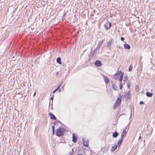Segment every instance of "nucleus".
Masks as SVG:
<instances>
[{
  "label": "nucleus",
  "instance_id": "obj_5",
  "mask_svg": "<svg viewBox=\"0 0 155 155\" xmlns=\"http://www.w3.org/2000/svg\"><path fill=\"white\" fill-rule=\"evenodd\" d=\"M95 65L98 67L101 66L102 65V64L101 61L99 60L96 61L94 63Z\"/></svg>",
  "mask_w": 155,
  "mask_h": 155
},
{
  "label": "nucleus",
  "instance_id": "obj_40",
  "mask_svg": "<svg viewBox=\"0 0 155 155\" xmlns=\"http://www.w3.org/2000/svg\"><path fill=\"white\" fill-rule=\"evenodd\" d=\"M61 91V90L60 89L58 91V92H60Z\"/></svg>",
  "mask_w": 155,
  "mask_h": 155
},
{
  "label": "nucleus",
  "instance_id": "obj_1",
  "mask_svg": "<svg viewBox=\"0 0 155 155\" xmlns=\"http://www.w3.org/2000/svg\"><path fill=\"white\" fill-rule=\"evenodd\" d=\"M64 129L61 127H59L56 130V135L58 137H61L63 134Z\"/></svg>",
  "mask_w": 155,
  "mask_h": 155
},
{
  "label": "nucleus",
  "instance_id": "obj_10",
  "mask_svg": "<svg viewBox=\"0 0 155 155\" xmlns=\"http://www.w3.org/2000/svg\"><path fill=\"white\" fill-rule=\"evenodd\" d=\"M49 115L50 116V117L51 119L56 120L57 119L56 117L55 116L52 114L51 113H50L49 114Z\"/></svg>",
  "mask_w": 155,
  "mask_h": 155
},
{
  "label": "nucleus",
  "instance_id": "obj_42",
  "mask_svg": "<svg viewBox=\"0 0 155 155\" xmlns=\"http://www.w3.org/2000/svg\"><path fill=\"white\" fill-rule=\"evenodd\" d=\"M131 115H132V114H131H131H130V118H131Z\"/></svg>",
  "mask_w": 155,
  "mask_h": 155
},
{
  "label": "nucleus",
  "instance_id": "obj_21",
  "mask_svg": "<svg viewBox=\"0 0 155 155\" xmlns=\"http://www.w3.org/2000/svg\"><path fill=\"white\" fill-rule=\"evenodd\" d=\"M126 97H127V99H129L130 97V91H128L127 93L125 95Z\"/></svg>",
  "mask_w": 155,
  "mask_h": 155
},
{
  "label": "nucleus",
  "instance_id": "obj_32",
  "mask_svg": "<svg viewBox=\"0 0 155 155\" xmlns=\"http://www.w3.org/2000/svg\"><path fill=\"white\" fill-rule=\"evenodd\" d=\"M62 83H60V84L58 85L57 88H58L59 89V88L61 86Z\"/></svg>",
  "mask_w": 155,
  "mask_h": 155
},
{
  "label": "nucleus",
  "instance_id": "obj_41",
  "mask_svg": "<svg viewBox=\"0 0 155 155\" xmlns=\"http://www.w3.org/2000/svg\"><path fill=\"white\" fill-rule=\"evenodd\" d=\"M64 87V85H63L62 86L61 88H63Z\"/></svg>",
  "mask_w": 155,
  "mask_h": 155
},
{
  "label": "nucleus",
  "instance_id": "obj_37",
  "mask_svg": "<svg viewBox=\"0 0 155 155\" xmlns=\"http://www.w3.org/2000/svg\"><path fill=\"white\" fill-rule=\"evenodd\" d=\"M36 94V93L35 92H34V94H33V96H35V95Z\"/></svg>",
  "mask_w": 155,
  "mask_h": 155
},
{
  "label": "nucleus",
  "instance_id": "obj_9",
  "mask_svg": "<svg viewBox=\"0 0 155 155\" xmlns=\"http://www.w3.org/2000/svg\"><path fill=\"white\" fill-rule=\"evenodd\" d=\"M113 41V39H111L107 43V46L109 49H110L111 47V44Z\"/></svg>",
  "mask_w": 155,
  "mask_h": 155
},
{
  "label": "nucleus",
  "instance_id": "obj_30",
  "mask_svg": "<svg viewBox=\"0 0 155 155\" xmlns=\"http://www.w3.org/2000/svg\"><path fill=\"white\" fill-rule=\"evenodd\" d=\"M127 79V77H124V81H126Z\"/></svg>",
  "mask_w": 155,
  "mask_h": 155
},
{
  "label": "nucleus",
  "instance_id": "obj_38",
  "mask_svg": "<svg viewBox=\"0 0 155 155\" xmlns=\"http://www.w3.org/2000/svg\"><path fill=\"white\" fill-rule=\"evenodd\" d=\"M141 136H140L139 137V138H138V140H140L141 139Z\"/></svg>",
  "mask_w": 155,
  "mask_h": 155
},
{
  "label": "nucleus",
  "instance_id": "obj_19",
  "mask_svg": "<svg viewBox=\"0 0 155 155\" xmlns=\"http://www.w3.org/2000/svg\"><path fill=\"white\" fill-rule=\"evenodd\" d=\"M146 95L148 97H151L153 95V94L148 92L146 93Z\"/></svg>",
  "mask_w": 155,
  "mask_h": 155
},
{
  "label": "nucleus",
  "instance_id": "obj_29",
  "mask_svg": "<svg viewBox=\"0 0 155 155\" xmlns=\"http://www.w3.org/2000/svg\"><path fill=\"white\" fill-rule=\"evenodd\" d=\"M58 88H56L53 91V93H55L58 90Z\"/></svg>",
  "mask_w": 155,
  "mask_h": 155
},
{
  "label": "nucleus",
  "instance_id": "obj_26",
  "mask_svg": "<svg viewBox=\"0 0 155 155\" xmlns=\"http://www.w3.org/2000/svg\"><path fill=\"white\" fill-rule=\"evenodd\" d=\"M132 68H133L132 66H131V65H130V66L129 67V69H128L129 71H131V70H132Z\"/></svg>",
  "mask_w": 155,
  "mask_h": 155
},
{
  "label": "nucleus",
  "instance_id": "obj_25",
  "mask_svg": "<svg viewBox=\"0 0 155 155\" xmlns=\"http://www.w3.org/2000/svg\"><path fill=\"white\" fill-rule=\"evenodd\" d=\"M119 87L120 90H122L123 87V85L122 83H120Z\"/></svg>",
  "mask_w": 155,
  "mask_h": 155
},
{
  "label": "nucleus",
  "instance_id": "obj_16",
  "mask_svg": "<svg viewBox=\"0 0 155 155\" xmlns=\"http://www.w3.org/2000/svg\"><path fill=\"white\" fill-rule=\"evenodd\" d=\"M123 75L124 73L122 72L120 75V77L119 78V81H120V83H122V80L123 78Z\"/></svg>",
  "mask_w": 155,
  "mask_h": 155
},
{
  "label": "nucleus",
  "instance_id": "obj_8",
  "mask_svg": "<svg viewBox=\"0 0 155 155\" xmlns=\"http://www.w3.org/2000/svg\"><path fill=\"white\" fill-rule=\"evenodd\" d=\"M111 23L110 22L109 23V24L108 23L104 25V27L106 30H109L111 26Z\"/></svg>",
  "mask_w": 155,
  "mask_h": 155
},
{
  "label": "nucleus",
  "instance_id": "obj_4",
  "mask_svg": "<svg viewBox=\"0 0 155 155\" xmlns=\"http://www.w3.org/2000/svg\"><path fill=\"white\" fill-rule=\"evenodd\" d=\"M102 75L105 83L107 84H108L109 82V80L107 77L103 74H102Z\"/></svg>",
  "mask_w": 155,
  "mask_h": 155
},
{
  "label": "nucleus",
  "instance_id": "obj_27",
  "mask_svg": "<svg viewBox=\"0 0 155 155\" xmlns=\"http://www.w3.org/2000/svg\"><path fill=\"white\" fill-rule=\"evenodd\" d=\"M73 149H72V151H71L69 153L68 155H73L72 153H73Z\"/></svg>",
  "mask_w": 155,
  "mask_h": 155
},
{
  "label": "nucleus",
  "instance_id": "obj_2",
  "mask_svg": "<svg viewBox=\"0 0 155 155\" xmlns=\"http://www.w3.org/2000/svg\"><path fill=\"white\" fill-rule=\"evenodd\" d=\"M96 52L94 51H91V55L89 56V60L90 61L91 60V58H94L96 56V53H95Z\"/></svg>",
  "mask_w": 155,
  "mask_h": 155
},
{
  "label": "nucleus",
  "instance_id": "obj_23",
  "mask_svg": "<svg viewBox=\"0 0 155 155\" xmlns=\"http://www.w3.org/2000/svg\"><path fill=\"white\" fill-rule=\"evenodd\" d=\"M101 46H99V45H98L97 47L94 49V51H95L96 52L97 51L98 49H99L101 47Z\"/></svg>",
  "mask_w": 155,
  "mask_h": 155
},
{
  "label": "nucleus",
  "instance_id": "obj_12",
  "mask_svg": "<svg viewBox=\"0 0 155 155\" xmlns=\"http://www.w3.org/2000/svg\"><path fill=\"white\" fill-rule=\"evenodd\" d=\"M124 48L126 49H130V46L129 45L126 44H124Z\"/></svg>",
  "mask_w": 155,
  "mask_h": 155
},
{
  "label": "nucleus",
  "instance_id": "obj_28",
  "mask_svg": "<svg viewBox=\"0 0 155 155\" xmlns=\"http://www.w3.org/2000/svg\"><path fill=\"white\" fill-rule=\"evenodd\" d=\"M139 88V86L138 85H137L135 88V89L136 91H138V90Z\"/></svg>",
  "mask_w": 155,
  "mask_h": 155
},
{
  "label": "nucleus",
  "instance_id": "obj_11",
  "mask_svg": "<svg viewBox=\"0 0 155 155\" xmlns=\"http://www.w3.org/2000/svg\"><path fill=\"white\" fill-rule=\"evenodd\" d=\"M77 141V137L74 135V133H73L72 134V141L74 143H75Z\"/></svg>",
  "mask_w": 155,
  "mask_h": 155
},
{
  "label": "nucleus",
  "instance_id": "obj_7",
  "mask_svg": "<svg viewBox=\"0 0 155 155\" xmlns=\"http://www.w3.org/2000/svg\"><path fill=\"white\" fill-rule=\"evenodd\" d=\"M121 96H119L117 99L116 101L115 102V103L116 104H117L118 105H119L120 104L121 101Z\"/></svg>",
  "mask_w": 155,
  "mask_h": 155
},
{
  "label": "nucleus",
  "instance_id": "obj_31",
  "mask_svg": "<svg viewBox=\"0 0 155 155\" xmlns=\"http://www.w3.org/2000/svg\"><path fill=\"white\" fill-rule=\"evenodd\" d=\"M120 39L122 41H124V38L123 37H121V38Z\"/></svg>",
  "mask_w": 155,
  "mask_h": 155
},
{
  "label": "nucleus",
  "instance_id": "obj_39",
  "mask_svg": "<svg viewBox=\"0 0 155 155\" xmlns=\"http://www.w3.org/2000/svg\"><path fill=\"white\" fill-rule=\"evenodd\" d=\"M54 130L52 131V134H54Z\"/></svg>",
  "mask_w": 155,
  "mask_h": 155
},
{
  "label": "nucleus",
  "instance_id": "obj_36",
  "mask_svg": "<svg viewBox=\"0 0 155 155\" xmlns=\"http://www.w3.org/2000/svg\"><path fill=\"white\" fill-rule=\"evenodd\" d=\"M53 98H54V97H53H53H51V100H53Z\"/></svg>",
  "mask_w": 155,
  "mask_h": 155
},
{
  "label": "nucleus",
  "instance_id": "obj_3",
  "mask_svg": "<svg viewBox=\"0 0 155 155\" xmlns=\"http://www.w3.org/2000/svg\"><path fill=\"white\" fill-rule=\"evenodd\" d=\"M122 72L120 71H119L117 72L114 76V78L116 79H117L118 78L119 76H120Z\"/></svg>",
  "mask_w": 155,
  "mask_h": 155
},
{
  "label": "nucleus",
  "instance_id": "obj_18",
  "mask_svg": "<svg viewBox=\"0 0 155 155\" xmlns=\"http://www.w3.org/2000/svg\"><path fill=\"white\" fill-rule=\"evenodd\" d=\"M57 62L59 64H61V59L60 57H58L56 59Z\"/></svg>",
  "mask_w": 155,
  "mask_h": 155
},
{
  "label": "nucleus",
  "instance_id": "obj_35",
  "mask_svg": "<svg viewBox=\"0 0 155 155\" xmlns=\"http://www.w3.org/2000/svg\"><path fill=\"white\" fill-rule=\"evenodd\" d=\"M52 131L54 130V126H53L52 127Z\"/></svg>",
  "mask_w": 155,
  "mask_h": 155
},
{
  "label": "nucleus",
  "instance_id": "obj_13",
  "mask_svg": "<svg viewBox=\"0 0 155 155\" xmlns=\"http://www.w3.org/2000/svg\"><path fill=\"white\" fill-rule=\"evenodd\" d=\"M127 132L125 130H124L121 134V138L123 139L124 137L126 135Z\"/></svg>",
  "mask_w": 155,
  "mask_h": 155
},
{
  "label": "nucleus",
  "instance_id": "obj_20",
  "mask_svg": "<svg viewBox=\"0 0 155 155\" xmlns=\"http://www.w3.org/2000/svg\"><path fill=\"white\" fill-rule=\"evenodd\" d=\"M118 134L117 132H115L113 133L112 136L113 137L116 138L118 136Z\"/></svg>",
  "mask_w": 155,
  "mask_h": 155
},
{
  "label": "nucleus",
  "instance_id": "obj_24",
  "mask_svg": "<svg viewBox=\"0 0 155 155\" xmlns=\"http://www.w3.org/2000/svg\"><path fill=\"white\" fill-rule=\"evenodd\" d=\"M119 105L115 103L113 106V108L115 109Z\"/></svg>",
  "mask_w": 155,
  "mask_h": 155
},
{
  "label": "nucleus",
  "instance_id": "obj_6",
  "mask_svg": "<svg viewBox=\"0 0 155 155\" xmlns=\"http://www.w3.org/2000/svg\"><path fill=\"white\" fill-rule=\"evenodd\" d=\"M82 140L83 143L84 145L86 147H87L89 145L88 141L87 140H86L84 138H82Z\"/></svg>",
  "mask_w": 155,
  "mask_h": 155
},
{
  "label": "nucleus",
  "instance_id": "obj_14",
  "mask_svg": "<svg viewBox=\"0 0 155 155\" xmlns=\"http://www.w3.org/2000/svg\"><path fill=\"white\" fill-rule=\"evenodd\" d=\"M112 88L115 91H117L118 87L116 84H113L112 85Z\"/></svg>",
  "mask_w": 155,
  "mask_h": 155
},
{
  "label": "nucleus",
  "instance_id": "obj_33",
  "mask_svg": "<svg viewBox=\"0 0 155 155\" xmlns=\"http://www.w3.org/2000/svg\"><path fill=\"white\" fill-rule=\"evenodd\" d=\"M144 103V102L143 101H140V104H143Z\"/></svg>",
  "mask_w": 155,
  "mask_h": 155
},
{
  "label": "nucleus",
  "instance_id": "obj_43",
  "mask_svg": "<svg viewBox=\"0 0 155 155\" xmlns=\"http://www.w3.org/2000/svg\"><path fill=\"white\" fill-rule=\"evenodd\" d=\"M65 14H66V13H64V16L65 15Z\"/></svg>",
  "mask_w": 155,
  "mask_h": 155
},
{
  "label": "nucleus",
  "instance_id": "obj_44",
  "mask_svg": "<svg viewBox=\"0 0 155 155\" xmlns=\"http://www.w3.org/2000/svg\"><path fill=\"white\" fill-rule=\"evenodd\" d=\"M119 48H120V46L119 47Z\"/></svg>",
  "mask_w": 155,
  "mask_h": 155
},
{
  "label": "nucleus",
  "instance_id": "obj_17",
  "mask_svg": "<svg viewBox=\"0 0 155 155\" xmlns=\"http://www.w3.org/2000/svg\"><path fill=\"white\" fill-rule=\"evenodd\" d=\"M123 140V139L120 138V139L119 140L117 143V145L118 146L120 147V146L122 143Z\"/></svg>",
  "mask_w": 155,
  "mask_h": 155
},
{
  "label": "nucleus",
  "instance_id": "obj_34",
  "mask_svg": "<svg viewBox=\"0 0 155 155\" xmlns=\"http://www.w3.org/2000/svg\"><path fill=\"white\" fill-rule=\"evenodd\" d=\"M127 85V87L128 88L130 87V83H128Z\"/></svg>",
  "mask_w": 155,
  "mask_h": 155
},
{
  "label": "nucleus",
  "instance_id": "obj_15",
  "mask_svg": "<svg viewBox=\"0 0 155 155\" xmlns=\"http://www.w3.org/2000/svg\"><path fill=\"white\" fill-rule=\"evenodd\" d=\"M117 147V146L116 144H115L114 146H112L111 149V152H113L116 149Z\"/></svg>",
  "mask_w": 155,
  "mask_h": 155
},
{
  "label": "nucleus",
  "instance_id": "obj_22",
  "mask_svg": "<svg viewBox=\"0 0 155 155\" xmlns=\"http://www.w3.org/2000/svg\"><path fill=\"white\" fill-rule=\"evenodd\" d=\"M104 39H102L101 41H100L99 42L98 44V45H99V46H101L102 45V44L104 41Z\"/></svg>",
  "mask_w": 155,
  "mask_h": 155
}]
</instances>
